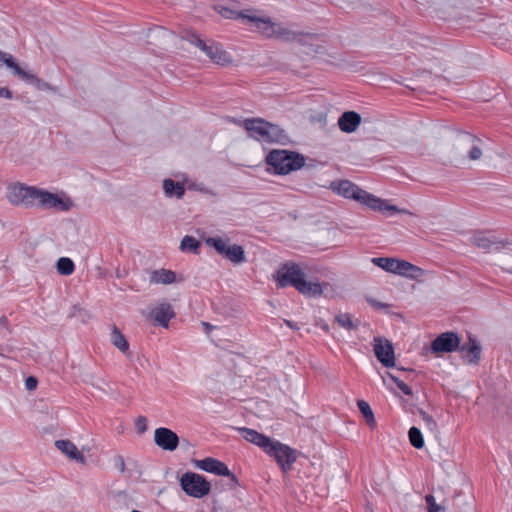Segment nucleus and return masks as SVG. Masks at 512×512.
<instances>
[{
  "mask_svg": "<svg viewBox=\"0 0 512 512\" xmlns=\"http://www.w3.org/2000/svg\"><path fill=\"white\" fill-rule=\"evenodd\" d=\"M115 466L121 473L125 471V462L122 456L118 455L115 457Z\"/></svg>",
  "mask_w": 512,
  "mask_h": 512,
  "instance_id": "c03bdc74",
  "label": "nucleus"
},
{
  "mask_svg": "<svg viewBox=\"0 0 512 512\" xmlns=\"http://www.w3.org/2000/svg\"><path fill=\"white\" fill-rule=\"evenodd\" d=\"M57 272L60 275L69 276L75 270L74 262L68 257H61L56 263Z\"/></svg>",
  "mask_w": 512,
  "mask_h": 512,
  "instance_id": "c756f323",
  "label": "nucleus"
},
{
  "mask_svg": "<svg viewBox=\"0 0 512 512\" xmlns=\"http://www.w3.org/2000/svg\"><path fill=\"white\" fill-rule=\"evenodd\" d=\"M230 239L221 237H208L205 239L206 245L215 249V251L224 259L238 265L246 262L245 250L241 245H229Z\"/></svg>",
  "mask_w": 512,
  "mask_h": 512,
  "instance_id": "0eeeda50",
  "label": "nucleus"
},
{
  "mask_svg": "<svg viewBox=\"0 0 512 512\" xmlns=\"http://www.w3.org/2000/svg\"><path fill=\"white\" fill-rule=\"evenodd\" d=\"M408 269H409V262L406 260L398 259V261L396 263V269H395L394 274L402 276V277H406Z\"/></svg>",
  "mask_w": 512,
  "mask_h": 512,
  "instance_id": "4c0bfd02",
  "label": "nucleus"
},
{
  "mask_svg": "<svg viewBox=\"0 0 512 512\" xmlns=\"http://www.w3.org/2000/svg\"><path fill=\"white\" fill-rule=\"evenodd\" d=\"M83 315H87L86 311H84L81 307L78 305H74L72 307V311L70 313V317H81V320L84 321Z\"/></svg>",
  "mask_w": 512,
  "mask_h": 512,
  "instance_id": "a19ab883",
  "label": "nucleus"
},
{
  "mask_svg": "<svg viewBox=\"0 0 512 512\" xmlns=\"http://www.w3.org/2000/svg\"><path fill=\"white\" fill-rule=\"evenodd\" d=\"M238 431L241 433L242 437L258 447H260L266 454L269 452L270 447H272L275 442L274 439L259 433L258 431L246 427L238 428Z\"/></svg>",
  "mask_w": 512,
  "mask_h": 512,
  "instance_id": "aec40b11",
  "label": "nucleus"
},
{
  "mask_svg": "<svg viewBox=\"0 0 512 512\" xmlns=\"http://www.w3.org/2000/svg\"><path fill=\"white\" fill-rule=\"evenodd\" d=\"M265 162L277 175H287L304 167V155L291 150L273 149L265 157Z\"/></svg>",
  "mask_w": 512,
  "mask_h": 512,
  "instance_id": "39448f33",
  "label": "nucleus"
},
{
  "mask_svg": "<svg viewBox=\"0 0 512 512\" xmlns=\"http://www.w3.org/2000/svg\"><path fill=\"white\" fill-rule=\"evenodd\" d=\"M367 301H368V303L371 306H373V307H375L377 309H384V308H388L389 307L388 304L379 302V301H377V300H375L373 298H367Z\"/></svg>",
  "mask_w": 512,
  "mask_h": 512,
  "instance_id": "37998d69",
  "label": "nucleus"
},
{
  "mask_svg": "<svg viewBox=\"0 0 512 512\" xmlns=\"http://www.w3.org/2000/svg\"><path fill=\"white\" fill-rule=\"evenodd\" d=\"M461 358L471 365H478L481 359L482 346L479 340L472 334H468V339L464 343H460Z\"/></svg>",
  "mask_w": 512,
  "mask_h": 512,
  "instance_id": "dca6fc26",
  "label": "nucleus"
},
{
  "mask_svg": "<svg viewBox=\"0 0 512 512\" xmlns=\"http://www.w3.org/2000/svg\"><path fill=\"white\" fill-rule=\"evenodd\" d=\"M408 437L411 445L416 449L424 447V438L422 432L417 427L413 426L408 431Z\"/></svg>",
  "mask_w": 512,
  "mask_h": 512,
  "instance_id": "473e14b6",
  "label": "nucleus"
},
{
  "mask_svg": "<svg viewBox=\"0 0 512 512\" xmlns=\"http://www.w3.org/2000/svg\"><path fill=\"white\" fill-rule=\"evenodd\" d=\"M335 321L340 327L348 331L355 330L358 327V322L355 323L349 313H339L335 316Z\"/></svg>",
  "mask_w": 512,
  "mask_h": 512,
  "instance_id": "2f4dec72",
  "label": "nucleus"
},
{
  "mask_svg": "<svg viewBox=\"0 0 512 512\" xmlns=\"http://www.w3.org/2000/svg\"><path fill=\"white\" fill-rule=\"evenodd\" d=\"M508 273L512 274V269H507L506 270Z\"/></svg>",
  "mask_w": 512,
  "mask_h": 512,
  "instance_id": "603ef678",
  "label": "nucleus"
},
{
  "mask_svg": "<svg viewBox=\"0 0 512 512\" xmlns=\"http://www.w3.org/2000/svg\"><path fill=\"white\" fill-rule=\"evenodd\" d=\"M149 281L152 284H172L176 282V273L168 269H156L150 272Z\"/></svg>",
  "mask_w": 512,
  "mask_h": 512,
  "instance_id": "393cba45",
  "label": "nucleus"
},
{
  "mask_svg": "<svg viewBox=\"0 0 512 512\" xmlns=\"http://www.w3.org/2000/svg\"><path fill=\"white\" fill-rule=\"evenodd\" d=\"M472 244L485 252L501 251L511 245L508 239H499L493 233L477 231L471 238Z\"/></svg>",
  "mask_w": 512,
  "mask_h": 512,
  "instance_id": "f8f14e48",
  "label": "nucleus"
},
{
  "mask_svg": "<svg viewBox=\"0 0 512 512\" xmlns=\"http://www.w3.org/2000/svg\"><path fill=\"white\" fill-rule=\"evenodd\" d=\"M39 194V188L18 183L8 189L7 197L12 204L33 206L37 205Z\"/></svg>",
  "mask_w": 512,
  "mask_h": 512,
  "instance_id": "9d476101",
  "label": "nucleus"
},
{
  "mask_svg": "<svg viewBox=\"0 0 512 512\" xmlns=\"http://www.w3.org/2000/svg\"><path fill=\"white\" fill-rule=\"evenodd\" d=\"M275 280L279 288L294 287L307 297H318L323 294L328 283L308 281L300 265L295 262H285L276 271Z\"/></svg>",
  "mask_w": 512,
  "mask_h": 512,
  "instance_id": "f257e3e1",
  "label": "nucleus"
},
{
  "mask_svg": "<svg viewBox=\"0 0 512 512\" xmlns=\"http://www.w3.org/2000/svg\"><path fill=\"white\" fill-rule=\"evenodd\" d=\"M193 463L197 468L203 471L215 474L217 476L228 477V486L231 489L239 485L238 478L236 477V475L229 470L228 466L224 462L216 458L206 457L202 460H193Z\"/></svg>",
  "mask_w": 512,
  "mask_h": 512,
  "instance_id": "9b49d317",
  "label": "nucleus"
},
{
  "mask_svg": "<svg viewBox=\"0 0 512 512\" xmlns=\"http://www.w3.org/2000/svg\"><path fill=\"white\" fill-rule=\"evenodd\" d=\"M460 348V337L457 333L448 331L438 335L431 343L433 353H451Z\"/></svg>",
  "mask_w": 512,
  "mask_h": 512,
  "instance_id": "2eb2a0df",
  "label": "nucleus"
},
{
  "mask_svg": "<svg viewBox=\"0 0 512 512\" xmlns=\"http://www.w3.org/2000/svg\"><path fill=\"white\" fill-rule=\"evenodd\" d=\"M425 275V270L410 263L409 262V269L406 275V278H409L411 280H418L422 276Z\"/></svg>",
  "mask_w": 512,
  "mask_h": 512,
  "instance_id": "c9c22d12",
  "label": "nucleus"
},
{
  "mask_svg": "<svg viewBox=\"0 0 512 512\" xmlns=\"http://www.w3.org/2000/svg\"><path fill=\"white\" fill-rule=\"evenodd\" d=\"M9 58H14L11 54L5 53L0 50V62L4 63L7 66V62Z\"/></svg>",
  "mask_w": 512,
  "mask_h": 512,
  "instance_id": "49530a36",
  "label": "nucleus"
},
{
  "mask_svg": "<svg viewBox=\"0 0 512 512\" xmlns=\"http://www.w3.org/2000/svg\"><path fill=\"white\" fill-rule=\"evenodd\" d=\"M0 97L11 99L12 92L7 87H0Z\"/></svg>",
  "mask_w": 512,
  "mask_h": 512,
  "instance_id": "a18cd8bd",
  "label": "nucleus"
},
{
  "mask_svg": "<svg viewBox=\"0 0 512 512\" xmlns=\"http://www.w3.org/2000/svg\"><path fill=\"white\" fill-rule=\"evenodd\" d=\"M322 329H323L324 331H326V332H328V331H329V327H328V325H327V324L323 325V326H322Z\"/></svg>",
  "mask_w": 512,
  "mask_h": 512,
  "instance_id": "3c124183",
  "label": "nucleus"
},
{
  "mask_svg": "<svg viewBox=\"0 0 512 512\" xmlns=\"http://www.w3.org/2000/svg\"><path fill=\"white\" fill-rule=\"evenodd\" d=\"M163 190L167 197H176L177 199L183 198L185 194L184 184L167 178L163 181Z\"/></svg>",
  "mask_w": 512,
  "mask_h": 512,
  "instance_id": "a878e982",
  "label": "nucleus"
},
{
  "mask_svg": "<svg viewBox=\"0 0 512 512\" xmlns=\"http://www.w3.org/2000/svg\"><path fill=\"white\" fill-rule=\"evenodd\" d=\"M373 351L377 360L386 368L395 366L394 346L391 341L383 337L373 339Z\"/></svg>",
  "mask_w": 512,
  "mask_h": 512,
  "instance_id": "4468645a",
  "label": "nucleus"
},
{
  "mask_svg": "<svg viewBox=\"0 0 512 512\" xmlns=\"http://www.w3.org/2000/svg\"><path fill=\"white\" fill-rule=\"evenodd\" d=\"M111 497L113 498L114 501L119 503L121 501L127 500L128 494L125 491H118V492H113L111 494Z\"/></svg>",
  "mask_w": 512,
  "mask_h": 512,
  "instance_id": "79ce46f5",
  "label": "nucleus"
},
{
  "mask_svg": "<svg viewBox=\"0 0 512 512\" xmlns=\"http://www.w3.org/2000/svg\"><path fill=\"white\" fill-rule=\"evenodd\" d=\"M9 62H7V67L12 70L13 75L17 76L19 79L23 80L27 84L34 86L37 90L40 91H54L53 88L48 82L38 78L35 74L25 71L19 64L16 62L15 58H9Z\"/></svg>",
  "mask_w": 512,
  "mask_h": 512,
  "instance_id": "ddd939ff",
  "label": "nucleus"
},
{
  "mask_svg": "<svg viewBox=\"0 0 512 512\" xmlns=\"http://www.w3.org/2000/svg\"><path fill=\"white\" fill-rule=\"evenodd\" d=\"M284 323L291 329L293 330H298L299 329V326L293 322V321H290V320H284Z\"/></svg>",
  "mask_w": 512,
  "mask_h": 512,
  "instance_id": "de8ad7c7",
  "label": "nucleus"
},
{
  "mask_svg": "<svg viewBox=\"0 0 512 512\" xmlns=\"http://www.w3.org/2000/svg\"><path fill=\"white\" fill-rule=\"evenodd\" d=\"M111 342L122 353L129 354V343L121 331L114 325L111 332Z\"/></svg>",
  "mask_w": 512,
  "mask_h": 512,
  "instance_id": "bb28decb",
  "label": "nucleus"
},
{
  "mask_svg": "<svg viewBox=\"0 0 512 512\" xmlns=\"http://www.w3.org/2000/svg\"><path fill=\"white\" fill-rule=\"evenodd\" d=\"M244 128L250 137L260 142L278 143L286 145L290 143V137L286 130L279 125L266 121L263 118L255 117L245 119Z\"/></svg>",
  "mask_w": 512,
  "mask_h": 512,
  "instance_id": "20e7f679",
  "label": "nucleus"
},
{
  "mask_svg": "<svg viewBox=\"0 0 512 512\" xmlns=\"http://www.w3.org/2000/svg\"><path fill=\"white\" fill-rule=\"evenodd\" d=\"M219 13L226 19H241L255 27V21L252 19H259L253 10L235 11L227 7H220Z\"/></svg>",
  "mask_w": 512,
  "mask_h": 512,
  "instance_id": "5701e85b",
  "label": "nucleus"
},
{
  "mask_svg": "<svg viewBox=\"0 0 512 512\" xmlns=\"http://www.w3.org/2000/svg\"><path fill=\"white\" fill-rule=\"evenodd\" d=\"M361 124V116L355 111H345L338 119V126L342 132L353 133Z\"/></svg>",
  "mask_w": 512,
  "mask_h": 512,
  "instance_id": "4be33fe9",
  "label": "nucleus"
},
{
  "mask_svg": "<svg viewBox=\"0 0 512 512\" xmlns=\"http://www.w3.org/2000/svg\"><path fill=\"white\" fill-rule=\"evenodd\" d=\"M425 501L428 507V512H445V508L436 503L435 497L432 494L426 495Z\"/></svg>",
  "mask_w": 512,
  "mask_h": 512,
  "instance_id": "e433bc0d",
  "label": "nucleus"
},
{
  "mask_svg": "<svg viewBox=\"0 0 512 512\" xmlns=\"http://www.w3.org/2000/svg\"><path fill=\"white\" fill-rule=\"evenodd\" d=\"M255 28L266 38H275L283 42H297L302 46L308 47L306 53H318L322 47L314 45L312 40L315 38L313 34L304 33L302 31L292 30L289 27L273 22L269 17H259L253 19Z\"/></svg>",
  "mask_w": 512,
  "mask_h": 512,
  "instance_id": "7ed1b4c3",
  "label": "nucleus"
},
{
  "mask_svg": "<svg viewBox=\"0 0 512 512\" xmlns=\"http://www.w3.org/2000/svg\"><path fill=\"white\" fill-rule=\"evenodd\" d=\"M267 455L276 461L282 473L286 475L292 470L293 464L303 454L289 445L275 440Z\"/></svg>",
  "mask_w": 512,
  "mask_h": 512,
  "instance_id": "6e6552de",
  "label": "nucleus"
},
{
  "mask_svg": "<svg viewBox=\"0 0 512 512\" xmlns=\"http://www.w3.org/2000/svg\"><path fill=\"white\" fill-rule=\"evenodd\" d=\"M418 413L422 420L425 422L426 428L429 431L435 433L438 430V425L434 418L421 408H418Z\"/></svg>",
  "mask_w": 512,
  "mask_h": 512,
  "instance_id": "72a5a7b5",
  "label": "nucleus"
},
{
  "mask_svg": "<svg viewBox=\"0 0 512 512\" xmlns=\"http://www.w3.org/2000/svg\"><path fill=\"white\" fill-rule=\"evenodd\" d=\"M175 311L172 305L166 301L157 304L151 310V317L161 327L168 328L169 321L175 317Z\"/></svg>",
  "mask_w": 512,
  "mask_h": 512,
  "instance_id": "412c9836",
  "label": "nucleus"
},
{
  "mask_svg": "<svg viewBox=\"0 0 512 512\" xmlns=\"http://www.w3.org/2000/svg\"><path fill=\"white\" fill-rule=\"evenodd\" d=\"M135 427L139 434H143L147 430V418L144 416L137 417Z\"/></svg>",
  "mask_w": 512,
  "mask_h": 512,
  "instance_id": "58836bf2",
  "label": "nucleus"
},
{
  "mask_svg": "<svg viewBox=\"0 0 512 512\" xmlns=\"http://www.w3.org/2000/svg\"><path fill=\"white\" fill-rule=\"evenodd\" d=\"M398 259L397 258H390V257H374L372 258L371 262L381 269L385 270L386 272L393 273L396 269V263Z\"/></svg>",
  "mask_w": 512,
  "mask_h": 512,
  "instance_id": "cd10ccee",
  "label": "nucleus"
},
{
  "mask_svg": "<svg viewBox=\"0 0 512 512\" xmlns=\"http://www.w3.org/2000/svg\"><path fill=\"white\" fill-rule=\"evenodd\" d=\"M154 442L163 450L174 451L179 445V437L171 429L160 427L154 432Z\"/></svg>",
  "mask_w": 512,
  "mask_h": 512,
  "instance_id": "6ab92c4d",
  "label": "nucleus"
},
{
  "mask_svg": "<svg viewBox=\"0 0 512 512\" xmlns=\"http://www.w3.org/2000/svg\"><path fill=\"white\" fill-rule=\"evenodd\" d=\"M202 325L204 326V329H205V332L206 333H209V331H211L213 329V326L210 325L209 323L207 322H203Z\"/></svg>",
  "mask_w": 512,
  "mask_h": 512,
  "instance_id": "8fccbe9b",
  "label": "nucleus"
},
{
  "mask_svg": "<svg viewBox=\"0 0 512 512\" xmlns=\"http://www.w3.org/2000/svg\"><path fill=\"white\" fill-rule=\"evenodd\" d=\"M387 376L397 385V387L402 391L403 394L407 396L413 395L412 389L398 377L394 376L390 372H387Z\"/></svg>",
  "mask_w": 512,
  "mask_h": 512,
  "instance_id": "f704fd0d",
  "label": "nucleus"
},
{
  "mask_svg": "<svg viewBox=\"0 0 512 512\" xmlns=\"http://www.w3.org/2000/svg\"><path fill=\"white\" fill-rule=\"evenodd\" d=\"M181 489L190 497L203 498L211 490V484L203 475L186 472L180 478Z\"/></svg>",
  "mask_w": 512,
  "mask_h": 512,
  "instance_id": "1a4fd4ad",
  "label": "nucleus"
},
{
  "mask_svg": "<svg viewBox=\"0 0 512 512\" xmlns=\"http://www.w3.org/2000/svg\"><path fill=\"white\" fill-rule=\"evenodd\" d=\"M482 143L481 139L477 138L475 135L469 132H458L456 135V145L464 150L468 146L470 149L467 151L468 157L470 160H478L482 156V150L480 148V144Z\"/></svg>",
  "mask_w": 512,
  "mask_h": 512,
  "instance_id": "f3484780",
  "label": "nucleus"
},
{
  "mask_svg": "<svg viewBox=\"0 0 512 512\" xmlns=\"http://www.w3.org/2000/svg\"><path fill=\"white\" fill-rule=\"evenodd\" d=\"M131 512H141V511H139V510H132Z\"/></svg>",
  "mask_w": 512,
  "mask_h": 512,
  "instance_id": "864d4df0",
  "label": "nucleus"
},
{
  "mask_svg": "<svg viewBox=\"0 0 512 512\" xmlns=\"http://www.w3.org/2000/svg\"><path fill=\"white\" fill-rule=\"evenodd\" d=\"M38 385V380L34 376H29L25 380L26 389L29 391L35 390Z\"/></svg>",
  "mask_w": 512,
  "mask_h": 512,
  "instance_id": "ea45409f",
  "label": "nucleus"
},
{
  "mask_svg": "<svg viewBox=\"0 0 512 512\" xmlns=\"http://www.w3.org/2000/svg\"><path fill=\"white\" fill-rule=\"evenodd\" d=\"M200 247H201L200 241H198L193 236L186 235L181 240L180 250L182 252H191V253L198 254Z\"/></svg>",
  "mask_w": 512,
  "mask_h": 512,
  "instance_id": "c85d7f7f",
  "label": "nucleus"
},
{
  "mask_svg": "<svg viewBox=\"0 0 512 512\" xmlns=\"http://www.w3.org/2000/svg\"><path fill=\"white\" fill-rule=\"evenodd\" d=\"M357 405H358V408H359L360 412L362 413L366 423L371 428L375 427L376 421H375L374 413H373L370 405L364 400H359L357 402Z\"/></svg>",
  "mask_w": 512,
  "mask_h": 512,
  "instance_id": "7c9ffc66",
  "label": "nucleus"
},
{
  "mask_svg": "<svg viewBox=\"0 0 512 512\" xmlns=\"http://www.w3.org/2000/svg\"><path fill=\"white\" fill-rule=\"evenodd\" d=\"M72 205H73V203L69 198L62 199L57 194L40 189L37 206H40V207H43L46 209L55 208L60 211H69L71 209Z\"/></svg>",
  "mask_w": 512,
  "mask_h": 512,
  "instance_id": "a211bd4d",
  "label": "nucleus"
},
{
  "mask_svg": "<svg viewBox=\"0 0 512 512\" xmlns=\"http://www.w3.org/2000/svg\"><path fill=\"white\" fill-rule=\"evenodd\" d=\"M55 446L58 450H60L64 455H66L70 459L76 460L77 462L80 463L85 462L84 455L77 449L75 444L70 440H57L55 442Z\"/></svg>",
  "mask_w": 512,
  "mask_h": 512,
  "instance_id": "b1692460",
  "label": "nucleus"
},
{
  "mask_svg": "<svg viewBox=\"0 0 512 512\" xmlns=\"http://www.w3.org/2000/svg\"><path fill=\"white\" fill-rule=\"evenodd\" d=\"M330 188L333 192L347 198L352 199L361 204L366 205L374 211L382 213H403L412 215L407 209H402L396 205L389 204L386 200L376 197L375 195L363 190L353 182L349 180L333 181L330 184Z\"/></svg>",
  "mask_w": 512,
  "mask_h": 512,
  "instance_id": "f03ea898",
  "label": "nucleus"
},
{
  "mask_svg": "<svg viewBox=\"0 0 512 512\" xmlns=\"http://www.w3.org/2000/svg\"><path fill=\"white\" fill-rule=\"evenodd\" d=\"M187 41L199 48L214 63L225 66L232 62L230 54L223 48L222 44L215 41H204L195 33L187 36Z\"/></svg>",
  "mask_w": 512,
  "mask_h": 512,
  "instance_id": "423d86ee",
  "label": "nucleus"
},
{
  "mask_svg": "<svg viewBox=\"0 0 512 512\" xmlns=\"http://www.w3.org/2000/svg\"><path fill=\"white\" fill-rule=\"evenodd\" d=\"M0 325H2L3 327H5L7 330H9V326H8V319L5 315L1 316L0 317Z\"/></svg>",
  "mask_w": 512,
  "mask_h": 512,
  "instance_id": "09e8293b",
  "label": "nucleus"
}]
</instances>
